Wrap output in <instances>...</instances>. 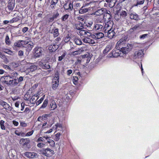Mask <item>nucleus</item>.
Listing matches in <instances>:
<instances>
[{"label": "nucleus", "mask_w": 159, "mask_h": 159, "mask_svg": "<svg viewBox=\"0 0 159 159\" xmlns=\"http://www.w3.org/2000/svg\"><path fill=\"white\" fill-rule=\"evenodd\" d=\"M144 2V0H137V3L135 5V6L143 4Z\"/></svg>", "instance_id": "nucleus-46"}, {"label": "nucleus", "mask_w": 159, "mask_h": 159, "mask_svg": "<svg viewBox=\"0 0 159 159\" xmlns=\"http://www.w3.org/2000/svg\"><path fill=\"white\" fill-rule=\"evenodd\" d=\"M20 125L23 127H26L27 126V123L25 122L24 121L20 122Z\"/></svg>", "instance_id": "nucleus-60"}, {"label": "nucleus", "mask_w": 159, "mask_h": 159, "mask_svg": "<svg viewBox=\"0 0 159 159\" xmlns=\"http://www.w3.org/2000/svg\"><path fill=\"white\" fill-rule=\"evenodd\" d=\"M15 5V2H10L8 4L7 7L9 10L12 11Z\"/></svg>", "instance_id": "nucleus-30"}, {"label": "nucleus", "mask_w": 159, "mask_h": 159, "mask_svg": "<svg viewBox=\"0 0 159 159\" xmlns=\"http://www.w3.org/2000/svg\"><path fill=\"white\" fill-rule=\"evenodd\" d=\"M53 32V36L55 38L57 37L59 35L58 30H52L51 32Z\"/></svg>", "instance_id": "nucleus-49"}, {"label": "nucleus", "mask_w": 159, "mask_h": 159, "mask_svg": "<svg viewBox=\"0 0 159 159\" xmlns=\"http://www.w3.org/2000/svg\"><path fill=\"white\" fill-rule=\"evenodd\" d=\"M12 77L10 75L4 76L1 77V80L3 83L7 84L13 79Z\"/></svg>", "instance_id": "nucleus-12"}, {"label": "nucleus", "mask_w": 159, "mask_h": 159, "mask_svg": "<svg viewBox=\"0 0 159 159\" xmlns=\"http://www.w3.org/2000/svg\"><path fill=\"white\" fill-rule=\"evenodd\" d=\"M83 41L85 43H89L93 44L95 43V41L92 39L89 38H85L83 39Z\"/></svg>", "instance_id": "nucleus-23"}, {"label": "nucleus", "mask_w": 159, "mask_h": 159, "mask_svg": "<svg viewBox=\"0 0 159 159\" xmlns=\"http://www.w3.org/2000/svg\"><path fill=\"white\" fill-rule=\"evenodd\" d=\"M112 24L109 22L107 21V23L105 24V26L103 27V30H111Z\"/></svg>", "instance_id": "nucleus-24"}, {"label": "nucleus", "mask_w": 159, "mask_h": 159, "mask_svg": "<svg viewBox=\"0 0 159 159\" xmlns=\"http://www.w3.org/2000/svg\"><path fill=\"white\" fill-rule=\"evenodd\" d=\"M8 86H10L12 87H15L19 85V84L17 82V78H15V79H13L11 80V81L7 84Z\"/></svg>", "instance_id": "nucleus-15"}, {"label": "nucleus", "mask_w": 159, "mask_h": 159, "mask_svg": "<svg viewBox=\"0 0 159 159\" xmlns=\"http://www.w3.org/2000/svg\"><path fill=\"white\" fill-rule=\"evenodd\" d=\"M70 37L69 36V34H67L66 36L65 37H64L63 39V40L65 43H67L70 41Z\"/></svg>", "instance_id": "nucleus-39"}, {"label": "nucleus", "mask_w": 159, "mask_h": 159, "mask_svg": "<svg viewBox=\"0 0 159 159\" xmlns=\"http://www.w3.org/2000/svg\"><path fill=\"white\" fill-rule=\"evenodd\" d=\"M66 54V52H64L63 53V54L61 56H59L58 57V61H61L63 60V58L65 57Z\"/></svg>", "instance_id": "nucleus-52"}, {"label": "nucleus", "mask_w": 159, "mask_h": 159, "mask_svg": "<svg viewBox=\"0 0 159 159\" xmlns=\"http://www.w3.org/2000/svg\"><path fill=\"white\" fill-rule=\"evenodd\" d=\"M117 0H105V1L109 3V6L111 8H112L115 5Z\"/></svg>", "instance_id": "nucleus-22"}, {"label": "nucleus", "mask_w": 159, "mask_h": 159, "mask_svg": "<svg viewBox=\"0 0 159 159\" xmlns=\"http://www.w3.org/2000/svg\"><path fill=\"white\" fill-rule=\"evenodd\" d=\"M42 152L43 154L48 157L52 156L54 154L53 151L48 148L43 149Z\"/></svg>", "instance_id": "nucleus-9"}, {"label": "nucleus", "mask_w": 159, "mask_h": 159, "mask_svg": "<svg viewBox=\"0 0 159 159\" xmlns=\"http://www.w3.org/2000/svg\"><path fill=\"white\" fill-rule=\"evenodd\" d=\"M82 52V50L81 49H80L79 50H77L74 51L73 52V54L74 55H77L80 53V52Z\"/></svg>", "instance_id": "nucleus-61"}, {"label": "nucleus", "mask_w": 159, "mask_h": 159, "mask_svg": "<svg viewBox=\"0 0 159 159\" xmlns=\"http://www.w3.org/2000/svg\"><path fill=\"white\" fill-rule=\"evenodd\" d=\"M104 36V34L102 32H98L93 35V38L97 39H100Z\"/></svg>", "instance_id": "nucleus-17"}, {"label": "nucleus", "mask_w": 159, "mask_h": 159, "mask_svg": "<svg viewBox=\"0 0 159 159\" xmlns=\"http://www.w3.org/2000/svg\"><path fill=\"white\" fill-rule=\"evenodd\" d=\"M59 82L58 73L57 72L55 73V76L53 78L52 82V87L53 90H55L57 88Z\"/></svg>", "instance_id": "nucleus-3"}, {"label": "nucleus", "mask_w": 159, "mask_h": 159, "mask_svg": "<svg viewBox=\"0 0 159 159\" xmlns=\"http://www.w3.org/2000/svg\"><path fill=\"white\" fill-rule=\"evenodd\" d=\"M50 137L48 136H43V137H40L36 141V142L38 143L37 144V147L40 148H42L45 147L47 143L45 142V140H47L48 139L50 138Z\"/></svg>", "instance_id": "nucleus-1"}, {"label": "nucleus", "mask_w": 159, "mask_h": 159, "mask_svg": "<svg viewBox=\"0 0 159 159\" xmlns=\"http://www.w3.org/2000/svg\"><path fill=\"white\" fill-rule=\"evenodd\" d=\"M31 111V109L29 107H27L25 108V110L24 111V112H25L26 114H28Z\"/></svg>", "instance_id": "nucleus-63"}, {"label": "nucleus", "mask_w": 159, "mask_h": 159, "mask_svg": "<svg viewBox=\"0 0 159 159\" xmlns=\"http://www.w3.org/2000/svg\"><path fill=\"white\" fill-rule=\"evenodd\" d=\"M148 36L149 34H144L140 35V37H139V38L141 39H146V37H148Z\"/></svg>", "instance_id": "nucleus-54"}, {"label": "nucleus", "mask_w": 159, "mask_h": 159, "mask_svg": "<svg viewBox=\"0 0 159 159\" xmlns=\"http://www.w3.org/2000/svg\"><path fill=\"white\" fill-rule=\"evenodd\" d=\"M2 67L3 68L6 69H8L10 70L11 69L10 68L9 66H8L7 65L4 64L2 65Z\"/></svg>", "instance_id": "nucleus-64"}, {"label": "nucleus", "mask_w": 159, "mask_h": 159, "mask_svg": "<svg viewBox=\"0 0 159 159\" xmlns=\"http://www.w3.org/2000/svg\"><path fill=\"white\" fill-rule=\"evenodd\" d=\"M17 82L19 84V83H20L21 81H22L23 80L24 78L23 77L20 76L19 78H17Z\"/></svg>", "instance_id": "nucleus-62"}, {"label": "nucleus", "mask_w": 159, "mask_h": 159, "mask_svg": "<svg viewBox=\"0 0 159 159\" xmlns=\"http://www.w3.org/2000/svg\"><path fill=\"white\" fill-rule=\"evenodd\" d=\"M104 32L107 33L108 37L110 39H112L115 34L114 30H104Z\"/></svg>", "instance_id": "nucleus-21"}, {"label": "nucleus", "mask_w": 159, "mask_h": 159, "mask_svg": "<svg viewBox=\"0 0 159 159\" xmlns=\"http://www.w3.org/2000/svg\"><path fill=\"white\" fill-rule=\"evenodd\" d=\"M128 37L127 36H122V38L120 39L119 41L117 42L116 43V48H119V46H123V44L125 43V42L126 41Z\"/></svg>", "instance_id": "nucleus-11"}, {"label": "nucleus", "mask_w": 159, "mask_h": 159, "mask_svg": "<svg viewBox=\"0 0 159 159\" xmlns=\"http://www.w3.org/2000/svg\"><path fill=\"white\" fill-rule=\"evenodd\" d=\"M117 50L112 51L108 55V57H117L120 55L121 51L119 48H116Z\"/></svg>", "instance_id": "nucleus-5"}, {"label": "nucleus", "mask_w": 159, "mask_h": 159, "mask_svg": "<svg viewBox=\"0 0 159 159\" xmlns=\"http://www.w3.org/2000/svg\"><path fill=\"white\" fill-rule=\"evenodd\" d=\"M39 65L42 69H48L50 68V66L48 62H46L45 61L42 60L39 62Z\"/></svg>", "instance_id": "nucleus-8"}, {"label": "nucleus", "mask_w": 159, "mask_h": 159, "mask_svg": "<svg viewBox=\"0 0 159 159\" xmlns=\"http://www.w3.org/2000/svg\"><path fill=\"white\" fill-rule=\"evenodd\" d=\"M144 55L143 51L140 50L136 51L133 56V58L134 59H141Z\"/></svg>", "instance_id": "nucleus-6"}, {"label": "nucleus", "mask_w": 159, "mask_h": 159, "mask_svg": "<svg viewBox=\"0 0 159 159\" xmlns=\"http://www.w3.org/2000/svg\"><path fill=\"white\" fill-rule=\"evenodd\" d=\"M69 17V15L68 14H66L64 15L61 18V20L62 21H64L66 20Z\"/></svg>", "instance_id": "nucleus-57"}, {"label": "nucleus", "mask_w": 159, "mask_h": 159, "mask_svg": "<svg viewBox=\"0 0 159 159\" xmlns=\"http://www.w3.org/2000/svg\"><path fill=\"white\" fill-rule=\"evenodd\" d=\"M119 49H120V51L122 52L123 53L126 54L129 52L130 50L129 47L127 45V47H123V45H120L119 46Z\"/></svg>", "instance_id": "nucleus-16"}, {"label": "nucleus", "mask_w": 159, "mask_h": 159, "mask_svg": "<svg viewBox=\"0 0 159 159\" xmlns=\"http://www.w3.org/2000/svg\"><path fill=\"white\" fill-rule=\"evenodd\" d=\"M11 66L13 68H15L19 66V63L18 62H12L11 64Z\"/></svg>", "instance_id": "nucleus-42"}, {"label": "nucleus", "mask_w": 159, "mask_h": 159, "mask_svg": "<svg viewBox=\"0 0 159 159\" xmlns=\"http://www.w3.org/2000/svg\"><path fill=\"white\" fill-rule=\"evenodd\" d=\"M20 18L21 17L19 16H17L16 17H15L10 20V23H13L14 22H16L20 20Z\"/></svg>", "instance_id": "nucleus-33"}, {"label": "nucleus", "mask_w": 159, "mask_h": 159, "mask_svg": "<svg viewBox=\"0 0 159 159\" xmlns=\"http://www.w3.org/2000/svg\"><path fill=\"white\" fill-rule=\"evenodd\" d=\"M44 96L45 95H44L42 97L40 98L39 100L38 101L36 102V103L37 105H39V104H40L43 101L44 99Z\"/></svg>", "instance_id": "nucleus-50"}, {"label": "nucleus", "mask_w": 159, "mask_h": 159, "mask_svg": "<svg viewBox=\"0 0 159 159\" xmlns=\"http://www.w3.org/2000/svg\"><path fill=\"white\" fill-rule=\"evenodd\" d=\"M34 132V130H32V131H30L27 133V134H25V136H30L32 135Z\"/></svg>", "instance_id": "nucleus-59"}, {"label": "nucleus", "mask_w": 159, "mask_h": 159, "mask_svg": "<svg viewBox=\"0 0 159 159\" xmlns=\"http://www.w3.org/2000/svg\"><path fill=\"white\" fill-rule=\"evenodd\" d=\"M44 52V50L42 48L36 47L34 48L33 50V52L34 56L36 57H39L42 55Z\"/></svg>", "instance_id": "nucleus-4"}, {"label": "nucleus", "mask_w": 159, "mask_h": 159, "mask_svg": "<svg viewBox=\"0 0 159 159\" xmlns=\"http://www.w3.org/2000/svg\"><path fill=\"white\" fill-rule=\"evenodd\" d=\"M18 75V74L17 72H14L12 73L11 74V75H10L12 78L14 79H16V77H17Z\"/></svg>", "instance_id": "nucleus-44"}, {"label": "nucleus", "mask_w": 159, "mask_h": 159, "mask_svg": "<svg viewBox=\"0 0 159 159\" xmlns=\"http://www.w3.org/2000/svg\"><path fill=\"white\" fill-rule=\"evenodd\" d=\"M120 14L121 17H122L123 18H125L126 17L127 15V13L124 10H122L120 11Z\"/></svg>", "instance_id": "nucleus-36"}, {"label": "nucleus", "mask_w": 159, "mask_h": 159, "mask_svg": "<svg viewBox=\"0 0 159 159\" xmlns=\"http://www.w3.org/2000/svg\"><path fill=\"white\" fill-rule=\"evenodd\" d=\"M106 10L105 9L102 8L98 9L94 13V15L98 16L101 15L105 12Z\"/></svg>", "instance_id": "nucleus-26"}, {"label": "nucleus", "mask_w": 159, "mask_h": 159, "mask_svg": "<svg viewBox=\"0 0 159 159\" xmlns=\"http://www.w3.org/2000/svg\"><path fill=\"white\" fill-rule=\"evenodd\" d=\"M74 42L77 45H81L82 43V42L81 39L79 38L76 37H75L74 38Z\"/></svg>", "instance_id": "nucleus-28"}, {"label": "nucleus", "mask_w": 159, "mask_h": 159, "mask_svg": "<svg viewBox=\"0 0 159 159\" xmlns=\"http://www.w3.org/2000/svg\"><path fill=\"white\" fill-rule=\"evenodd\" d=\"M79 33L80 35L84 37V38H93V35L89 31L87 30H79Z\"/></svg>", "instance_id": "nucleus-7"}, {"label": "nucleus", "mask_w": 159, "mask_h": 159, "mask_svg": "<svg viewBox=\"0 0 159 159\" xmlns=\"http://www.w3.org/2000/svg\"><path fill=\"white\" fill-rule=\"evenodd\" d=\"M5 42L8 45L10 44V43L9 37L7 35L5 37Z\"/></svg>", "instance_id": "nucleus-56"}, {"label": "nucleus", "mask_w": 159, "mask_h": 159, "mask_svg": "<svg viewBox=\"0 0 159 159\" xmlns=\"http://www.w3.org/2000/svg\"><path fill=\"white\" fill-rule=\"evenodd\" d=\"M21 43V46L22 47H24V46L26 45L27 44H28L29 43L30 41H25L24 40L20 41Z\"/></svg>", "instance_id": "nucleus-43"}, {"label": "nucleus", "mask_w": 159, "mask_h": 159, "mask_svg": "<svg viewBox=\"0 0 159 159\" xmlns=\"http://www.w3.org/2000/svg\"><path fill=\"white\" fill-rule=\"evenodd\" d=\"M60 136L61 133L59 132H58L55 134V138L54 139V140L56 141H58L60 139Z\"/></svg>", "instance_id": "nucleus-45"}, {"label": "nucleus", "mask_w": 159, "mask_h": 159, "mask_svg": "<svg viewBox=\"0 0 159 159\" xmlns=\"http://www.w3.org/2000/svg\"><path fill=\"white\" fill-rule=\"evenodd\" d=\"M141 25L137 24L132 27V30H134L136 29H141Z\"/></svg>", "instance_id": "nucleus-53"}, {"label": "nucleus", "mask_w": 159, "mask_h": 159, "mask_svg": "<svg viewBox=\"0 0 159 159\" xmlns=\"http://www.w3.org/2000/svg\"><path fill=\"white\" fill-rule=\"evenodd\" d=\"M24 155L27 158L32 159L35 157L37 154L34 152H27L24 153Z\"/></svg>", "instance_id": "nucleus-13"}, {"label": "nucleus", "mask_w": 159, "mask_h": 159, "mask_svg": "<svg viewBox=\"0 0 159 159\" xmlns=\"http://www.w3.org/2000/svg\"><path fill=\"white\" fill-rule=\"evenodd\" d=\"M112 48V43H110L109 44L107 45L105 48H104L103 51V53L105 54L108 53L109 51L111 50Z\"/></svg>", "instance_id": "nucleus-20"}, {"label": "nucleus", "mask_w": 159, "mask_h": 159, "mask_svg": "<svg viewBox=\"0 0 159 159\" xmlns=\"http://www.w3.org/2000/svg\"><path fill=\"white\" fill-rule=\"evenodd\" d=\"M48 102V99L47 98L45 99L43 102L41 107H40V108H43L46 107L47 106Z\"/></svg>", "instance_id": "nucleus-37"}, {"label": "nucleus", "mask_w": 159, "mask_h": 159, "mask_svg": "<svg viewBox=\"0 0 159 159\" xmlns=\"http://www.w3.org/2000/svg\"><path fill=\"white\" fill-rule=\"evenodd\" d=\"M0 105L2 106L4 109L8 111H11L12 110V108L8 104L0 99Z\"/></svg>", "instance_id": "nucleus-10"}, {"label": "nucleus", "mask_w": 159, "mask_h": 159, "mask_svg": "<svg viewBox=\"0 0 159 159\" xmlns=\"http://www.w3.org/2000/svg\"><path fill=\"white\" fill-rule=\"evenodd\" d=\"M58 48V46L57 45L53 44L51 45L48 47V49L50 52H53L55 51Z\"/></svg>", "instance_id": "nucleus-19"}, {"label": "nucleus", "mask_w": 159, "mask_h": 159, "mask_svg": "<svg viewBox=\"0 0 159 159\" xmlns=\"http://www.w3.org/2000/svg\"><path fill=\"white\" fill-rule=\"evenodd\" d=\"M67 3H65L64 6V8L65 10H68L69 9L72 10L73 8L72 4L71 2H70L68 5V7H66L67 6Z\"/></svg>", "instance_id": "nucleus-31"}, {"label": "nucleus", "mask_w": 159, "mask_h": 159, "mask_svg": "<svg viewBox=\"0 0 159 159\" xmlns=\"http://www.w3.org/2000/svg\"><path fill=\"white\" fill-rule=\"evenodd\" d=\"M50 138L48 139L46 143H47L49 144L51 147H53L55 146V143L54 141L52 140L49 139Z\"/></svg>", "instance_id": "nucleus-35"}, {"label": "nucleus", "mask_w": 159, "mask_h": 159, "mask_svg": "<svg viewBox=\"0 0 159 159\" xmlns=\"http://www.w3.org/2000/svg\"><path fill=\"white\" fill-rule=\"evenodd\" d=\"M130 17L131 19L138 20V15L134 12H133L130 14Z\"/></svg>", "instance_id": "nucleus-29"}, {"label": "nucleus", "mask_w": 159, "mask_h": 159, "mask_svg": "<svg viewBox=\"0 0 159 159\" xmlns=\"http://www.w3.org/2000/svg\"><path fill=\"white\" fill-rule=\"evenodd\" d=\"M75 27L77 30H82L83 29V26L82 23H79L76 25Z\"/></svg>", "instance_id": "nucleus-34"}, {"label": "nucleus", "mask_w": 159, "mask_h": 159, "mask_svg": "<svg viewBox=\"0 0 159 159\" xmlns=\"http://www.w3.org/2000/svg\"><path fill=\"white\" fill-rule=\"evenodd\" d=\"M30 140L29 138L21 139L19 143L22 146V147L25 149H29L30 148Z\"/></svg>", "instance_id": "nucleus-2"}, {"label": "nucleus", "mask_w": 159, "mask_h": 159, "mask_svg": "<svg viewBox=\"0 0 159 159\" xmlns=\"http://www.w3.org/2000/svg\"><path fill=\"white\" fill-rule=\"evenodd\" d=\"M103 27V25L99 24H96L94 26L95 29H96V30L101 29H102Z\"/></svg>", "instance_id": "nucleus-41"}, {"label": "nucleus", "mask_w": 159, "mask_h": 159, "mask_svg": "<svg viewBox=\"0 0 159 159\" xmlns=\"http://www.w3.org/2000/svg\"><path fill=\"white\" fill-rule=\"evenodd\" d=\"M57 106L56 102L54 100L52 101L50 105V110H54L57 108Z\"/></svg>", "instance_id": "nucleus-25"}, {"label": "nucleus", "mask_w": 159, "mask_h": 159, "mask_svg": "<svg viewBox=\"0 0 159 159\" xmlns=\"http://www.w3.org/2000/svg\"><path fill=\"white\" fill-rule=\"evenodd\" d=\"M37 67L36 65H35L34 64H32L30 67L29 68H28V69H27V70L29 72H32L37 70Z\"/></svg>", "instance_id": "nucleus-27"}, {"label": "nucleus", "mask_w": 159, "mask_h": 159, "mask_svg": "<svg viewBox=\"0 0 159 159\" xmlns=\"http://www.w3.org/2000/svg\"><path fill=\"white\" fill-rule=\"evenodd\" d=\"M15 133L16 135L21 137H25V133L22 132H19L18 130H16L15 132Z\"/></svg>", "instance_id": "nucleus-32"}, {"label": "nucleus", "mask_w": 159, "mask_h": 159, "mask_svg": "<svg viewBox=\"0 0 159 159\" xmlns=\"http://www.w3.org/2000/svg\"><path fill=\"white\" fill-rule=\"evenodd\" d=\"M84 56V57L85 58V59H86V60L87 61V62L88 61V62H89L90 59L91 57L89 54H86L83 55Z\"/></svg>", "instance_id": "nucleus-55"}, {"label": "nucleus", "mask_w": 159, "mask_h": 159, "mask_svg": "<svg viewBox=\"0 0 159 159\" xmlns=\"http://www.w3.org/2000/svg\"><path fill=\"white\" fill-rule=\"evenodd\" d=\"M88 9L87 8H83L82 7L79 10V13L81 14L84 13L88 11Z\"/></svg>", "instance_id": "nucleus-47"}, {"label": "nucleus", "mask_w": 159, "mask_h": 159, "mask_svg": "<svg viewBox=\"0 0 159 159\" xmlns=\"http://www.w3.org/2000/svg\"><path fill=\"white\" fill-rule=\"evenodd\" d=\"M72 80H73V81L74 84L75 85H76L78 84V80H79V78H78V77L76 76H73Z\"/></svg>", "instance_id": "nucleus-40"}, {"label": "nucleus", "mask_w": 159, "mask_h": 159, "mask_svg": "<svg viewBox=\"0 0 159 159\" xmlns=\"http://www.w3.org/2000/svg\"><path fill=\"white\" fill-rule=\"evenodd\" d=\"M105 13L104 14L103 16L104 19L107 22H110L111 19V16L110 14V11L106 10Z\"/></svg>", "instance_id": "nucleus-14"}, {"label": "nucleus", "mask_w": 159, "mask_h": 159, "mask_svg": "<svg viewBox=\"0 0 159 159\" xmlns=\"http://www.w3.org/2000/svg\"><path fill=\"white\" fill-rule=\"evenodd\" d=\"M39 98V97L35 98V96H32L30 99V102L34 104L36 102L37 100Z\"/></svg>", "instance_id": "nucleus-38"}, {"label": "nucleus", "mask_w": 159, "mask_h": 159, "mask_svg": "<svg viewBox=\"0 0 159 159\" xmlns=\"http://www.w3.org/2000/svg\"><path fill=\"white\" fill-rule=\"evenodd\" d=\"M121 18V16L120 15L119 13V12H117L116 14H115V19L117 20H119L120 18Z\"/></svg>", "instance_id": "nucleus-48"}, {"label": "nucleus", "mask_w": 159, "mask_h": 159, "mask_svg": "<svg viewBox=\"0 0 159 159\" xmlns=\"http://www.w3.org/2000/svg\"><path fill=\"white\" fill-rule=\"evenodd\" d=\"M2 50L5 53H6L8 54H9V53L11 52L10 50L6 48H2Z\"/></svg>", "instance_id": "nucleus-58"}, {"label": "nucleus", "mask_w": 159, "mask_h": 159, "mask_svg": "<svg viewBox=\"0 0 159 159\" xmlns=\"http://www.w3.org/2000/svg\"><path fill=\"white\" fill-rule=\"evenodd\" d=\"M14 46L15 47H17L18 48L21 47L22 46L21 44L20 41H19L15 43L14 45Z\"/></svg>", "instance_id": "nucleus-51"}, {"label": "nucleus", "mask_w": 159, "mask_h": 159, "mask_svg": "<svg viewBox=\"0 0 159 159\" xmlns=\"http://www.w3.org/2000/svg\"><path fill=\"white\" fill-rule=\"evenodd\" d=\"M34 47L33 43L30 41L28 44L24 46V47L26 48V50L27 52H29L32 50Z\"/></svg>", "instance_id": "nucleus-18"}]
</instances>
